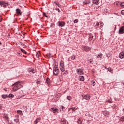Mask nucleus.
<instances>
[{
    "mask_svg": "<svg viewBox=\"0 0 124 124\" xmlns=\"http://www.w3.org/2000/svg\"><path fill=\"white\" fill-rule=\"evenodd\" d=\"M13 86H14V88H13V92H16L19 90V89H21V88L23 87V86L21 85V83L20 82H16L15 84H13Z\"/></svg>",
    "mask_w": 124,
    "mask_h": 124,
    "instance_id": "nucleus-1",
    "label": "nucleus"
},
{
    "mask_svg": "<svg viewBox=\"0 0 124 124\" xmlns=\"http://www.w3.org/2000/svg\"><path fill=\"white\" fill-rule=\"evenodd\" d=\"M64 67V62L61 60L60 62V69L61 70L62 72H63V71H65V68Z\"/></svg>",
    "mask_w": 124,
    "mask_h": 124,
    "instance_id": "nucleus-2",
    "label": "nucleus"
},
{
    "mask_svg": "<svg viewBox=\"0 0 124 124\" xmlns=\"http://www.w3.org/2000/svg\"><path fill=\"white\" fill-rule=\"evenodd\" d=\"M16 16H22V14H23V12L19 8L16 10Z\"/></svg>",
    "mask_w": 124,
    "mask_h": 124,
    "instance_id": "nucleus-3",
    "label": "nucleus"
},
{
    "mask_svg": "<svg viewBox=\"0 0 124 124\" xmlns=\"http://www.w3.org/2000/svg\"><path fill=\"white\" fill-rule=\"evenodd\" d=\"M0 5L2 7H6V6H8V3L5 2L4 1H0Z\"/></svg>",
    "mask_w": 124,
    "mask_h": 124,
    "instance_id": "nucleus-4",
    "label": "nucleus"
},
{
    "mask_svg": "<svg viewBox=\"0 0 124 124\" xmlns=\"http://www.w3.org/2000/svg\"><path fill=\"white\" fill-rule=\"evenodd\" d=\"M77 72L78 75H83L84 74V70L82 68L77 69Z\"/></svg>",
    "mask_w": 124,
    "mask_h": 124,
    "instance_id": "nucleus-5",
    "label": "nucleus"
},
{
    "mask_svg": "<svg viewBox=\"0 0 124 124\" xmlns=\"http://www.w3.org/2000/svg\"><path fill=\"white\" fill-rule=\"evenodd\" d=\"M82 97H83V98H84V99H86V100H90L91 98V96H90V94H87L82 95Z\"/></svg>",
    "mask_w": 124,
    "mask_h": 124,
    "instance_id": "nucleus-6",
    "label": "nucleus"
},
{
    "mask_svg": "<svg viewBox=\"0 0 124 124\" xmlns=\"http://www.w3.org/2000/svg\"><path fill=\"white\" fill-rule=\"evenodd\" d=\"M93 4H95L96 5H98L100 2H99V0H92Z\"/></svg>",
    "mask_w": 124,
    "mask_h": 124,
    "instance_id": "nucleus-7",
    "label": "nucleus"
},
{
    "mask_svg": "<svg viewBox=\"0 0 124 124\" xmlns=\"http://www.w3.org/2000/svg\"><path fill=\"white\" fill-rule=\"evenodd\" d=\"M58 25L59 26V27H64L65 26V22H62L59 21L58 22Z\"/></svg>",
    "mask_w": 124,
    "mask_h": 124,
    "instance_id": "nucleus-8",
    "label": "nucleus"
},
{
    "mask_svg": "<svg viewBox=\"0 0 124 124\" xmlns=\"http://www.w3.org/2000/svg\"><path fill=\"white\" fill-rule=\"evenodd\" d=\"M50 111L53 112V113H58L59 112V109L58 108H52L50 109Z\"/></svg>",
    "mask_w": 124,
    "mask_h": 124,
    "instance_id": "nucleus-9",
    "label": "nucleus"
},
{
    "mask_svg": "<svg viewBox=\"0 0 124 124\" xmlns=\"http://www.w3.org/2000/svg\"><path fill=\"white\" fill-rule=\"evenodd\" d=\"M119 33L120 34H123V33H124V27H122L120 28Z\"/></svg>",
    "mask_w": 124,
    "mask_h": 124,
    "instance_id": "nucleus-10",
    "label": "nucleus"
},
{
    "mask_svg": "<svg viewBox=\"0 0 124 124\" xmlns=\"http://www.w3.org/2000/svg\"><path fill=\"white\" fill-rule=\"evenodd\" d=\"M119 57L120 59H124V51L120 53L119 54Z\"/></svg>",
    "mask_w": 124,
    "mask_h": 124,
    "instance_id": "nucleus-11",
    "label": "nucleus"
},
{
    "mask_svg": "<svg viewBox=\"0 0 124 124\" xmlns=\"http://www.w3.org/2000/svg\"><path fill=\"white\" fill-rule=\"evenodd\" d=\"M53 74L56 76L58 75V74H59V69H54Z\"/></svg>",
    "mask_w": 124,
    "mask_h": 124,
    "instance_id": "nucleus-12",
    "label": "nucleus"
},
{
    "mask_svg": "<svg viewBox=\"0 0 124 124\" xmlns=\"http://www.w3.org/2000/svg\"><path fill=\"white\" fill-rule=\"evenodd\" d=\"M83 50L85 51L86 52H88L91 50V47L89 46H84L83 48Z\"/></svg>",
    "mask_w": 124,
    "mask_h": 124,
    "instance_id": "nucleus-13",
    "label": "nucleus"
},
{
    "mask_svg": "<svg viewBox=\"0 0 124 124\" xmlns=\"http://www.w3.org/2000/svg\"><path fill=\"white\" fill-rule=\"evenodd\" d=\"M41 118H37L36 119V120L35 121H34V124H38V123H39V122H40V121H41Z\"/></svg>",
    "mask_w": 124,
    "mask_h": 124,
    "instance_id": "nucleus-14",
    "label": "nucleus"
},
{
    "mask_svg": "<svg viewBox=\"0 0 124 124\" xmlns=\"http://www.w3.org/2000/svg\"><path fill=\"white\" fill-rule=\"evenodd\" d=\"M78 80L79 81H82V82L84 81V76H79Z\"/></svg>",
    "mask_w": 124,
    "mask_h": 124,
    "instance_id": "nucleus-15",
    "label": "nucleus"
},
{
    "mask_svg": "<svg viewBox=\"0 0 124 124\" xmlns=\"http://www.w3.org/2000/svg\"><path fill=\"white\" fill-rule=\"evenodd\" d=\"M93 35L92 34H89V40H93Z\"/></svg>",
    "mask_w": 124,
    "mask_h": 124,
    "instance_id": "nucleus-16",
    "label": "nucleus"
},
{
    "mask_svg": "<svg viewBox=\"0 0 124 124\" xmlns=\"http://www.w3.org/2000/svg\"><path fill=\"white\" fill-rule=\"evenodd\" d=\"M2 98H3V99H5L6 98H7L8 97V95L7 94H3L1 95Z\"/></svg>",
    "mask_w": 124,
    "mask_h": 124,
    "instance_id": "nucleus-17",
    "label": "nucleus"
},
{
    "mask_svg": "<svg viewBox=\"0 0 124 124\" xmlns=\"http://www.w3.org/2000/svg\"><path fill=\"white\" fill-rule=\"evenodd\" d=\"M103 114L104 115V116L107 117V116H109V112L105 111L103 112Z\"/></svg>",
    "mask_w": 124,
    "mask_h": 124,
    "instance_id": "nucleus-18",
    "label": "nucleus"
},
{
    "mask_svg": "<svg viewBox=\"0 0 124 124\" xmlns=\"http://www.w3.org/2000/svg\"><path fill=\"white\" fill-rule=\"evenodd\" d=\"M91 3V1L90 0H88L86 1H84L83 2V4H85L86 5H87V4H90Z\"/></svg>",
    "mask_w": 124,
    "mask_h": 124,
    "instance_id": "nucleus-19",
    "label": "nucleus"
},
{
    "mask_svg": "<svg viewBox=\"0 0 124 124\" xmlns=\"http://www.w3.org/2000/svg\"><path fill=\"white\" fill-rule=\"evenodd\" d=\"M8 97H9V98H13V97H14V95L10 93L8 95Z\"/></svg>",
    "mask_w": 124,
    "mask_h": 124,
    "instance_id": "nucleus-20",
    "label": "nucleus"
},
{
    "mask_svg": "<svg viewBox=\"0 0 124 124\" xmlns=\"http://www.w3.org/2000/svg\"><path fill=\"white\" fill-rule=\"evenodd\" d=\"M83 122V120L81 119H79L78 121V124H81Z\"/></svg>",
    "mask_w": 124,
    "mask_h": 124,
    "instance_id": "nucleus-21",
    "label": "nucleus"
},
{
    "mask_svg": "<svg viewBox=\"0 0 124 124\" xmlns=\"http://www.w3.org/2000/svg\"><path fill=\"white\" fill-rule=\"evenodd\" d=\"M29 72H31L32 73H35V70L32 69H30L29 70Z\"/></svg>",
    "mask_w": 124,
    "mask_h": 124,
    "instance_id": "nucleus-22",
    "label": "nucleus"
},
{
    "mask_svg": "<svg viewBox=\"0 0 124 124\" xmlns=\"http://www.w3.org/2000/svg\"><path fill=\"white\" fill-rule=\"evenodd\" d=\"M69 110H72V111H76L77 110V108H69Z\"/></svg>",
    "mask_w": 124,
    "mask_h": 124,
    "instance_id": "nucleus-23",
    "label": "nucleus"
},
{
    "mask_svg": "<svg viewBox=\"0 0 124 124\" xmlns=\"http://www.w3.org/2000/svg\"><path fill=\"white\" fill-rule=\"evenodd\" d=\"M54 3H55V4H56V5H57V6L58 7H61V4H60L59 3V2H54Z\"/></svg>",
    "mask_w": 124,
    "mask_h": 124,
    "instance_id": "nucleus-24",
    "label": "nucleus"
},
{
    "mask_svg": "<svg viewBox=\"0 0 124 124\" xmlns=\"http://www.w3.org/2000/svg\"><path fill=\"white\" fill-rule=\"evenodd\" d=\"M17 113L21 115V116H23V112L21 110H17Z\"/></svg>",
    "mask_w": 124,
    "mask_h": 124,
    "instance_id": "nucleus-25",
    "label": "nucleus"
},
{
    "mask_svg": "<svg viewBox=\"0 0 124 124\" xmlns=\"http://www.w3.org/2000/svg\"><path fill=\"white\" fill-rule=\"evenodd\" d=\"M108 71H109V72L113 73V71L112 70V68H111V67L108 68Z\"/></svg>",
    "mask_w": 124,
    "mask_h": 124,
    "instance_id": "nucleus-26",
    "label": "nucleus"
},
{
    "mask_svg": "<svg viewBox=\"0 0 124 124\" xmlns=\"http://www.w3.org/2000/svg\"><path fill=\"white\" fill-rule=\"evenodd\" d=\"M3 118L5 119V120H8V116L6 114H4L3 116Z\"/></svg>",
    "mask_w": 124,
    "mask_h": 124,
    "instance_id": "nucleus-27",
    "label": "nucleus"
},
{
    "mask_svg": "<svg viewBox=\"0 0 124 124\" xmlns=\"http://www.w3.org/2000/svg\"><path fill=\"white\" fill-rule=\"evenodd\" d=\"M97 58H98V59H101V58H102V54H98V55L97 56Z\"/></svg>",
    "mask_w": 124,
    "mask_h": 124,
    "instance_id": "nucleus-28",
    "label": "nucleus"
},
{
    "mask_svg": "<svg viewBox=\"0 0 124 124\" xmlns=\"http://www.w3.org/2000/svg\"><path fill=\"white\" fill-rule=\"evenodd\" d=\"M46 83H47V84H50V78H46Z\"/></svg>",
    "mask_w": 124,
    "mask_h": 124,
    "instance_id": "nucleus-29",
    "label": "nucleus"
},
{
    "mask_svg": "<svg viewBox=\"0 0 124 124\" xmlns=\"http://www.w3.org/2000/svg\"><path fill=\"white\" fill-rule=\"evenodd\" d=\"M64 110V107L62 106L60 108V111H62Z\"/></svg>",
    "mask_w": 124,
    "mask_h": 124,
    "instance_id": "nucleus-30",
    "label": "nucleus"
},
{
    "mask_svg": "<svg viewBox=\"0 0 124 124\" xmlns=\"http://www.w3.org/2000/svg\"><path fill=\"white\" fill-rule=\"evenodd\" d=\"M91 84L92 85V86H95V82L94 81V80H92L91 81Z\"/></svg>",
    "mask_w": 124,
    "mask_h": 124,
    "instance_id": "nucleus-31",
    "label": "nucleus"
},
{
    "mask_svg": "<svg viewBox=\"0 0 124 124\" xmlns=\"http://www.w3.org/2000/svg\"><path fill=\"white\" fill-rule=\"evenodd\" d=\"M36 56L37 58H39V56H40V52H37L36 54Z\"/></svg>",
    "mask_w": 124,
    "mask_h": 124,
    "instance_id": "nucleus-32",
    "label": "nucleus"
},
{
    "mask_svg": "<svg viewBox=\"0 0 124 124\" xmlns=\"http://www.w3.org/2000/svg\"><path fill=\"white\" fill-rule=\"evenodd\" d=\"M89 63L93 64V59H90L89 60Z\"/></svg>",
    "mask_w": 124,
    "mask_h": 124,
    "instance_id": "nucleus-33",
    "label": "nucleus"
},
{
    "mask_svg": "<svg viewBox=\"0 0 124 124\" xmlns=\"http://www.w3.org/2000/svg\"><path fill=\"white\" fill-rule=\"evenodd\" d=\"M20 50H21V52H22V53H24V54H26L27 52H26V51L25 50H24L22 48Z\"/></svg>",
    "mask_w": 124,
    "mask_h": 124,
    "instance_id": "nucleus-34",
    "label": "nucleus"
},
{
    "mask_svg": "<svg viewBox=\"0 0 124 124\" xmlns=\"http://www.w3.org/2000/svg\"><path fill=\"white\" fill-rule=\"evenodd\" d=\"M67 99H68V100H71V96H68L67 97Z\"/></svg>",
    "mask_w": 124,
    "mask_h": 124,
    "instance_id": "nucleus-35",
    "label": "nucleus"
},
{
    "mask_svg": "<svg viewBox=\"0 0 124 124\" xmlns=\"http://www.w3.org/2000/svg\"><path fill=\"white\" fill-rule=\"evenodd\" d=\"M120 121H122V122H124V116H122L121 118H120Z\"/></svg>",
    "mask_w": 124,
    "mask_h": 124,
    "instance_id": "nucleus-36",
    "label": "nucleus"
},
{
    "mask_svg": "<svg viewBox=\"0 0 124 124\" xmlns=\"http://www.w3.org/2000/svg\"><path fill=\"white\" fill-rule=\"evenodd\" d=\"M71 60H73V61H74V60H75V56H72L71 57Z\"/></svg>",
    "mask_w": 124,
    "mask_h": 124,
    "instance_id": "nucleus-37",
    "label": "nucleus"
},
{
    "mask_svg": "<svg viewBox=\"0 0 124 124\" xmlns=\"http://www.w3.org/2000/svg\"><path fill=\"white\" fill-rule=\"evenodd\" d=\"M121 6L122 7H124V2L121 3Z\"/></svg>",
    "mask_w": 124,
    "mask_h": 124,
    "instance_id": "nucleus-38",
    "label": "nucleus"
},
{
    "mask_svg": "<svg viewBox=\"0 0 124 124\" xmlns=\"http://www.w3.org/2000/svg\"><path fill=\"white\" fill-rule=\"evenodd\" d=\"M78 22H79V20H78V19H76L74 20V24H76L78 23Z\"/></svg>",
    "mask_w": 124,
    "mask_h": 124,
    "instance_id": "nucleus-39",
    "label": "nucleus"
},
{
    "mask_svg": "<svg viewBox=\"0 0 124 124\" xmlns=\"http://www.w3.org/2000/svg\"><path fill=\"white\" fill-rule=\"evenodd\" d=\"M95 24V27H96V26H99V23H98V22H96Z\"/></svg>",
    "mask_w": 124,
    "mask_h": 124,
    "instance_id": "nucleus-40",
    "label": "nucleus"
},
{
    "mask_svg": "<svg viewBox=\"0 0 124 124\" xmlns=\"http://www.w3.org/2000/svg\"><path fill=\"white\" fill-rule=\"evenodd\" d=\"M100 25H101V26H100L101 28H102V27H103V25H104L103 22H101Z\"/></svg>",
    "mask_w": 124,
    "mask_h": 124,
    "instance_id": "nucleus-41",
    "label": "nucleus"
},
{
    "mask_svg": "<svg viewBox=\"0 0 124 124\" xmlns=\"http://www.w3.org/2000/svg\"><path fill=\"white\" fill-rule=\"evenodd\" d=\"M54 69H59V67L57 65H55Z\"/></svg>",
    "mask_w": 124,
    "mask_h": 124,
    "instance_id": "nucleus-42",
    "label": "nucleus"
},
{
    "mask_svg": "<svg viewBox=\"0 0 124 124\" xmlns=\"http://www.w3.org/2000/svg\"><path fill=\"white\" fill-rule=\"evenodd\" d=\"M86 116H88V117H91V114L90 113H86Z\"/></svg>",
    "mask_w": 124,
    "mask_h": 124,
    "instance_id": "nucleus-43",
    "label": "nucleus"
},
{
    "mask_svg": "<svg viewBox=\"0 0 124 124\" xmlns=\"http://www.w3.org/2000/svg\"><path fill=\"white\" fill-rule=\"evenodd\" d=\"M57 11L59 12V13H61V10H60V9L59 8H56Z\"/></svg>",
    "mask_w": 124,
    "mask_h": 124,
    "instance_id": "nucleus-44",
    "label": "nucleus"
},
{
    "mask_svg": "<svg viewBox=\"0 0 124 124\" xmlns=\"http://www.w3.org/2000/svg\"><path fill=\"white\" fill-rule=\"evenodd\" d=\"M118 3H120V1H117V2H115V4H116V5H118Z\"/></svg>",
    "mask_w": 124,
    "mask_h": 124,
    "instance_id": "nucleus-45",
    "label": "nucleus"
},
{
    "mask_svg": "<svg viewBox=\"0 0 124 124\" xmlns=\"http://www.w3.org/2000/svg\"><path fill=\"white\" fill-rule=\"evenodd\" d=\"M15 122H16V123H18V122H19V120H18V119H15Z\"/></svg>",
    "mask_w": 124,
    "mask_h": 124,
    "instance_id": "nucleus-46",
    "label": "nucleus"
},
{
    "mask_svg": "<svg viewBox=\"0 0 124 124\" xmlns=\"http://www.w3.org/2000/svg\"><path fill=\"white\" fill-rule=\"evenodd\" d=\"M121 13L123 15H124V10L121 11Z\"/></svg>",
    "mask_w": 124,
    "mask_h": 124,
    "instance_id": "nucleus-47",
    "label": "nucleus"
},
{
    "mask_svg": "<svg viewBox=\"0 0 124 124\" xmlns=\"http://www.w3.org/2000/svg\"><path fill=\"white\" fill-rule=\"evenodd\" d=\"M2 108V107H1V106H0V110Z\"/></svg>",
    "mask_w": 124,
    "mask_h": 124,
    "instance_id": "nucleus-48",
    "label": "nucleus"
},
{
    "mask_svg": "<svg viewBox=\"0 0 124 124\" xmlns=\"http://www.w3.org/2000/svg\"><path fill=\"white\" fill-rule=\"evenodd\" d=\"M44 16H45L46 17H47V16H46V15H45V14H44Z\"/></svg>",
    "mask_w": 124,
    "mask_h": 124,
    "instance_id": "nucleus-49",
    "label": "nucleus"
},
{
    "mask_svg": "<svg viewBox=\"0 0 124 124\" xmlns=\"http://www.w3.org/2000/svg\"><path fill=\"white\" fill-rule=\"evenodd\" d=\"M0 45H1V43H0Z\"/></svg>",
    "mask_w": 124,
    "mask_h": 124,
    "instance_id": "nucleus-50",
    "label": "nucleus"
},
{
    "mask_svg": "<svg viewBox=\"0 0 124 124\" xmlns=\"http://www.w3.org/2000/svg\"><path fill=\"white\" fill-rule=\"evenodd\" d=\"M115 28L116 29V26H115Z\"/></svg>",
    "mask_w": 124,
    "mask_h": 124,
    "instance_id": "nucleus-51",
    "label": "nucleus"
},
{
    "mask_svg": "<svg viewBox=\"0 0 124 124\" xmlns=\"http://www.w3.org/2000/svg\"><path fill=\"white\" fill-rule=\"evenodd\" d=\"M37 84H38V82H37Z\"/></svg>",
    "mask_w": 124,
    "mask_h": 124,
    "instance_id": "nucleus-52",
    "label": "nucleus"
}]
</instances>
